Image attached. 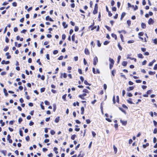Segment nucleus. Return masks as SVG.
<instances>
[{
    "label": "nucleus",
    "mask_w": 157,
    "mask_h": 157,
    "mask_svg": "<svg viewBox=\"0 0 157 157\" xmlns=\"http://www.w3.org/2000/svg\"><path fill=\"white\" fill-rule=\"evenodd\" d=\"M9 63H10V61H6L4 60H3L1 62V64H9Z\"/></svg>",
    "instance_id": "obj_4"
},
{
    "label": "nucleus",
    "mask_w": 157,
    "mask_h": 157,
    "mask_svg": "<svg viewBox=\"0 0 157 157\" xmlns=\"http://www.w3.org/2000/svg\"><path fill=\"white\" fill-rule=\"evenodd\" d=\"M83 92L85 93H88L89 91L86 89H84L83 90Z\"/></svg>",
    "instance_id": "obj_33"
},
{
    "label": "nucleus",
    "mask_w": 157,
    "mask_h": 157,
    "mask_svg": "<svg viewBox=\"0 0 157 157\" xmlns=\"http://www.w3.org/2000/svg\"><path fill=\"white\" fill-rule=\"evenodd\" d=\"M118 32L119 33H124V34H125L126 33V31L124 30H122L121 31H118Z\"/></svg>",
    "instance_id": "obj_38"
},
{
    "label": "nucleus",
    "mask_w": 157,
    "mask_h": 157,
    "mask_svg": "<svg viewBox=\"0 0 157 157\" xmlns=\"http://www.w3.org/2000/svg\"><path fill=\"white\" fill-rule=\"evenodd\" d=\"M157 133V129L156 128H155L153 131V133L156 134Z\"/></svg>",
    "instance_id": "obj_60"
},
{
    "label": "nucleus",
    "mask_w": 157,
    "mask_h": 157,
    "mask_svg": "<svg viewBox=\"0 0 157 157\" xmlns=\"http://www.w3.org/2000/svg\"><path fill=\"white\" fill-rule=\"evenodd\" d=\"M84 83L86 85H90V84L88 83L86 80H85Z\"/></svg>",
    "instance_id": "obj_36"
},
{
    "label": "nucleus",
    "mask_w": 157,
    "mask_h": 157,
    "mask_svg": "<svg viewBox=\"0 0 157 157\" xmlns=\"http://www.w3.org/2000/svg\"><path fill=\"white\" fill-rule=\"evenodd\" d=\"M9 49V47L7 46L5 48H4L3 50L5 52H6Z\"/></svg>",
    "instance_id": "obj_41"
},
{
    "label": "nucleus",
    "mask_w": 157,
    "mask_h": 157,
    "mask_svg": "<svg viewBox=\"0 0 157 157\" xmlns=\"http://www.w3.org/2000/svg\"><path fill=\"white\" fill-rule=\"evenodd\" d=\"M63 56H61L58 58V59L59 60H62L63 59Z\"/></svg>",
    "instance_id": "obj_54"
},
{
    "label": "nucleus",
    "mask_w": 157,
    "mask_h": 157,
    "mask_svg": "<svg viewBox=\"0 0 157 157\" xmlns=\"http://www.w3.org/2000/svg\"><path fill=\"white\" fill-rule=\"evenodd\" d=\"M120 37L121 39V40L122 42H123V36L122 34H120Z\"/></svg>",
    "instance_id": "obj_49"
},
{
    "label": "nucleus",
    "mask_w": 157,
    "mask_h": 157,
    "mask_svg": "<svg viewBox=\"0 0 157 157\" xmlns=\"http://www.w3.org/2000/svg\"><path fill=\"white\" fill-rule=\"evenodd\" d=\"M58 150V149L56 147H54L53 149L54 151L55 152V153L57 154L58 153V151H57Z\"/></svg>",
    "instance_id": "obj_16"
},
{
    "label": "nucleus",
    "mask_w": 157,
    "mask_h": 157,
    "mask_svg": "<svg viewBox=\"0 0 157 157\" xmlns=\"http://www.w3.org/2000/svg\"><path fill=\"white\" fill-rule=\"evenodd\" d=\"M98 59L97 56H95L94 58L93 59V64L94 65H96L97 63L98 62Z\"/></svg>",
    "instance_id": "obj_1"
},
{
    "label": "nucleus",
    "mask_w": 157,
    "mask_h": 157,
    "mask_svg": "<svg viewBox=\"0 0 157 157\" xmlns=\"http://www.w3.org/2000/svg\"><path fill=\"white\" fill-rule=\"evenodd\" d=\"M86 121L87 124H89L90 123V121L89 119H87L86 120Z\"/></svg>",
    "instance_id": "obj_58"
},
{
    "label": "nucleus",
    "mask_w": 157,
    "mask_h": 157,
    "mask_svg": "<svg viewBox=\"0 0 157 157\" xmlns=\"http://www.w3.org/2000/svg\"><path fill=\"white\" fill-rule=\"evenodd\" d=\"M45 19L46 21H53L54 20L50 18L49 16H47L46 17Z\"/></svg>",
    "instance_id": "obj_3"
},
{
    "label": "nucleus",
    "mask_w": 157,
    "mask_h": 157,
    "mask_svg": "<svg viewBox=\"0 0 157 157\" xmlns=\"http://www.w3.org/2000/svg\"><path fill=\"white\" fill-rule=\"evenodd\" d=\"M127 64V62L126 61H123L122 63V65L124 66H126Z\"/></svg>",
    "instance_id": "obj_17"
},
{
    "label": "nucleus",
    "mask_w": 157,
    "mask_h": 157,
    "mask_svg": "<svg viewBox=\"0 0 157 157\" xmlns=\"http://www.w3.org/2000/svg\"><path fill=\"white\" fill-rule=\"evenodd\" d=\"M12 5L14 6H17V3L16 2H13L12 3Z\"/></svg>",
    "instance_id": "obj_52"
},
{
    "label": "nucleus",
    "mask_w": 157,
    "mask_h": 157,
    "mask_svg": "<svg viewBox=\"0 0 157 157\" xmlns=\"http://www.w3.org/2000/svg\"><path fill=\"white\" fill-rule=\"evenodd\" d=\"M45 90V88H42L40 89V92H43Z\"/></svg>",
    "instance_id": "obj_43"
},
{
    "label": "nucleus",
    "mask_w": 157,
    "mask_h": 157,
    "mask_svg": "<svg viewBox=\"0 0 157 157\" xmlns=\"http://www.w3.org/2000/svg\"><path fill=\"white\" fill-rule=\"evenodd\" d=\"M134 88V87L133 86H130L129 88H127V90L128 91H130V90H132Z\"/></svg>",
    "instance_id": "obj_6"
},
{
    "label": "nucleus",
    "mask_w": 157,
    "mask_h": 157,
    "mask_svg": "<svg viewBox=\"0 0 157 157\" xmlns=\"http://www.w3.org/2000/svg\"><path fill=\"white\" fill-rule=\"evenodd\" d=\"M50 133L51 135H54L55 133V132L53 130H52L51 131Z\"/></svg>",
    "instance_id": "obj_34"
},
{
    "label": "nucleus",
    "mask_w": 157,
    "mask_h": 157,
    "mask_svg": "<svg viewBox=\"0 0 157 157\" xmlns=\"http://www.w3.org/2000/svg\"><path fill=\"white\" fill-rule=\"evenodd\" d=\"M105 27L109 31H110L111 30V29L107 25H105Z\"/></svg>",
    "instance_id": "obj_42"
},
{
    "label": "nucleus",
    "mask_w": 157,
    "mask_h": 157,
    "mask_svg": "<svg viewBox=\"0 0 157 157\" xmlns=\"http://www.w3.org/2000/svg\"><path fill=\"white\" fill-rule=\"evenodd\" d=\"M78 97L82 100L85 99V98H84V97L82 95H79Z\"/></svg>",
    "instance_id": "obj_40"
},
{
    "label": "nucleus",
    "mask_w": 157,
    "mask_h": 157,
    "mask_svg": "<svg viewBox=\"0 0 157 157\" xmlns=\"http://www.w3.org/2000/svg\"><path fill=\"white\" fill-rule=\"evenodd\" d=\"M109 60L111 64H114V61L113 59H111L110 58H109Z\"/></svg>",
    "instance_id": "obj_9"
},
{
    "label": "nucleus",
    "mask_w": 157,
    "mask_h": 157,
    "mask_svg": "<svg viewBox=\"0 0 157 157\" xmlns=\"http://www.w3.org/2000/svg\"><path fill=\"white\" fill-rule=\"evenodd\" d=\"M144 35V33L143 32H140L138 33V35L139 36H143Z\"/></svg>",
    "instance_id": "obj_47"
},
{
    "label": "nucleus",
    "mask_w": 157,
    "mask_h": 157,
    "mask_svg": "<svg viewBox=\"0 0 157 157\" xmlns=\"http://www.w3.org/2000/svg\"><path fill=\"white\" fill-rule=\"evenodd\" d=\"M66 35L64 34H63L62 35V39L63 40H65L66 38Z\"/></svg>",
    "instance_id": "obj_44"
},
{
    "label": "nucleus",
    "mask_w": 157,
    "mask_h": 157,
    "mask_svg": "<svg viewBox=\"0 0 157 157\" xmlns=\"http://www.w3.org/2000/svg\"><path fill=\"white\" fill-rule=\"evenodd\" d=\"M59 117H58L56 118L55 120V122L56 123H58L59 122Z\"/></svg>",
    "instance_id": "obj_20"
},
{
    "label": "nucleus",
    "mask_w": 157,
    "mask_h": 157,
    "mask_svg": "<svg viewBox=\"0 0 157 157\" xmlns=\"http://www.w3.org/2000/svg\"><path fill=\"white\" fill-rule=\"evenodd\" d=\"M149 144L148 143H146L145 144H143V147L144 148H145L146 147L148 146H149Z\"/></svg>",
    "instance_id": "obj_22"
},
{
    "label": "nucleus",
    "mask_w": 157,
    "mask_h": 157,
    "mask_svg": "<svg viewBox=\"0 0 157 157\" xmlns=\"http://www.w3.org/2000/svg\"><path fill=\"white\" fill-rule=\"evenodd\" d=\"M75 34H74L72 36V41L73 42H74L75 41Z\"/></svg>",
    "instance_id": "obj_29"
},
{
    "label": "nucleus",
    "mask_w": 157,
    "mask_h": 157,
    "mask_svg": "<svg viewBox=\"0 0 157 157\" xmlns=\"http://www.w3.org/2000/svg\"><path fill=\"white\" fill-rule=\"evenodd\" d=\"M120 121L123 125H125L127 124L126 121H123L122 120H121Z\"/></svg>",
    "instance_id": "obj_12"
},
{
    "label": "nucleus",
    "mask_w": 157,
    "mask_h": 157,
    "mask_svg": "<svg viewBox=\"0 0 157 157\" xmlns=\"http://www.w3.org/2000/svg\"><path fill=\"white\" fill-rule=\"evenodd\" d=\"M151 93V90H148V91L147 92V94H150Z\"/></svg>",
    "instance_id": "obj_57"
},
{
    "label": "nucleus",
    "mask_w": 157,
    "mask_h": 157,
    "mask_svg": "<svg viewBox=\"0 0 157 157\" xmlns=\"http://www.w3.org/2000/svg\"><path fill=\"white\" fill-rule=\"evenodd\" d=\"M6 74V72H5V71H3V72H2L1 73V75H5Z\"/></svg>",
    "instance_id": "obj_63"
},
{
    "label": "nucleus",
    "mask_w": 157,
    "mask_h": 157,
    "mask_svg": "<svg viewBox=\"0 0 157 157\" xmlns=\"http://www.w3.org/2000/svg\"><path fill=\"white\" fill-rule=\"evenodd\" d=\"M147 61L146 60H144L142 63V64L143 65H145L146 63H147Z\"/></svg>",
    "instance_id": "obj_61"
},
{
    "label": "nucleus",
    "mask_w": 157,
    "mask_h": 157,
    "mask_svg": "<svg viewBox=\"0 0 157 157\" xmlns=\"http://www.w3.org/2000/svg\"><path fill=\"white\" fill-rule=\"evenodd\" d=\"M19 134L21 136H23V132L21 130H19Z\"/></svg>",
    "instance_id": "obj_31"
},
{
    "label": "nucleus",
    "mask_w": 157,
    "mask_h": 157,
    "mask_svg": "<svg viewBox=\"0 0 157 157\" xmlns=\"http://www.w3.org/2000/svg\"><path fill=\"white\" fill-rule=\"evenodd\" d=\"M25 139L27 141H29V136H27L25 137Z\"/></svg>",
    "instance_id": "obj_62"
},
{
    "label": "nucleus",
    "mask_w": 157,
    "mask_h": 157,
    "mask_svg": "<svg viewBox=\"0 0 157 157\" xmlns=\"http://www.w3.org/2000/svg\"><path fill=\"white\" fill-rule=\"evenodd\" d=\"M76 136V135H73L71 136V138L72 140H74Z\"/></svg>",
    "instance_id": "obj_28"
},
{
    "label": "nucleus",
    "mask_w": 157,
    "mask_h": 157,
    "mask_svg": "<svg viewBox=\"0 0 157 157\" xmlns=\"http://www.w3.org/2000/svg\"><path fill=\"white\" fill-rule=\"evenodd\" d=\"M3 92L4 93L5 95L6 96H7L8 95V94L7 92V90L5 88H4L3 89Z\"/></svg>",
    "instance_id": "obj_7"
},
{
    "label": "nucleus",
    "mask_w": 157,
    "mask_h": 157,
    "mask_svg": "<svg viewBox=\"0 0 157 157\" xmlns=\"http://www.w3.org/2000/svg\"><path fill=\"white\" fill-rule=\"evenodd\" d=\"M119 109L121 110L123 112L124 114H126V112L121 107H119Z\"/></svg>",
    "instance_id": "obj_26"
},
{
    "label": "nucleus",
    "mask_w": 157,
    "mask_h": 157,
    "mask_svg": "<svg viewBox=\"0 0 157 157\" xmlns=\"http://www.w3.org/2000/svg\"><path fill=\"white\" fill-rule=\"evenodd\" d=\"M5 41L7 43H8L9 42V39L6 36L5 38Z\"/></svg>",
    "instance_id": "obj_46"
},
{
    "label": "nucleus",
    "mask_w": 157,
    "mask_h": 157,
    "mask_svg": "<svg viewBox=\"0 0 157 157\" xmlns=\"http://www.w3.org/2000/svg\"><path fill=\"white\" fill-rule=\"evenodd\" d=\"M109 41H105L104 42V45H107L109 43Z\"/></svg>",
    "instance_id": "obj_30"
},
{
    "label": "nucleus",
    "mask_w": 157,
    "mask_h": 157,
    "mask_svg": "<svg viewBox=\"0 0 157 157\" xmlns=\"http://www.w3.org/2000/svg\"><path fill=\"white\" fill-rule=\"evenodd\" d=\"M127 22L128 26H130L131 25V21L129 20H128L127 21Z\"/></svg>",
    "instance_id": "obj_35"
},
{
    "label": "nucleus",
    "mask_w": 157,
    "mask_h": 157,
    "mask_svg": "<svg viewBox=\"0 0 157 157\" xmlns=\"http://www.w3.org/2000/svg\"><path fill=\"white\" fill-rule=\"evenodd\" d=\"M92 133L93 136L94 137H95V136L96 135V133L94 131H92Z\"/></svg>",
    "instance_id": "obj_55"
},
{
    "label": "nucleus",
    "mask_w": 157,
    "mask_h": 157,
    "mask_svg": "<svg viewBox=\"0 0 157 157\" xmlns=\"http://www.w3.org/2000/svg\"><path fill=\"white\" fill-rule=\"evenodd\" d=\"M97 44L98 45L99 47H100L101 46V44L100 43V41L99 40H97Z\"/></svg>",
    "instance_id": "obj_32"
},
{
    "label": "nucleus",
    "mask_w": 157,
    "mask_h": 157,
    "mask_svg": "<svg viewBox=\"0 0 157 157\" xmlns=\"http://www.w3.org/2000/svg\"><path fill=\"white\" fill-rule=\"evenodd\" d=\"M118 47L119 48V49L121 51L122 50V47L120 45L119 43L118 44Z\"/></svg>",
    "instance_id": "obj_27"
},
{
    "label": "nucleus",
    "mask_w": 157,
    "mask_h": 157,
    "mask_svg": "<svg viewBox=\"0 0 157 157\" xmlns=\"http://www.w3.org/2000/svg\"><path fill=\"white\" fill-rule=\"evenodd\" d=\"M97 10L98 9H94V10L93 11V13L94 14H95L97 13Z\"/></svg>",
    "instance_id": "obj_24"
},
{
    "label": "nucleus",
    "mask_w": 157,
    "mask_h": 157,
    "mask_svg": "<svg viewBox=\"0 0 157 157\" xmlns=\"http://www.w3.org/2000/svg\"><path fill=\"white\" fill-rule=\"evenodd\" d=\"M62 25H63V26L64 28V29L66 28H67L68 25L67 24H66V23L65 22H63L62 23Z\"/></svg>",
    "instance_id": "obj_8"
},
{
    "label": "nucleus",
    "mask_w": 157,
    "mask_h": 157,
    "mask_svg": "<svg viewBox=\"0 0 157 157\" xmlns=\"http://www.w3.org/2000/svg\"><path fill=\"white\" fill-rule=\"evenodd\" d=\"M0 123L1 124V126L2 127L4 126L5 124V122H3V121L2 120H0Z\"/></svg>",
    "instance_id": "obj_18"
},
{
    "label": "nucleus",
    "mask_w": 157,
    "mask_h": 157,
    "mask_svg": "<svg viewBox=\"0 0 157 157\" xmlns=\"http://www.w3.org/2000/svg\"><path fill=\"white\" fill-rule=\"evenodd\" d=\"M79 29L78 27L77 26H75V32H77L78 31Z\"/></svg>",
    "instance_id": "obj_45"
},
{
    "label": "nucleus",
    "mask_w": 157,
    "mask_h": 157,
    "mask_svg": "<svg viewBox=\"0 0 157 157\" xmlns=\"http://www.w3.org/2000/svg\"><path fill=\"white\" fill-rule=\"evenodd\" d=\"M134 42V40H128V41L127 43H128V44H130V43H133Z\"/></svg>",
    "instance_id": "obj_39"
},
{
    "label": "nucleus",
    "mask_w": 157,
    "mask_h": 157,
    "mask_svg": "<svg viewBox=\"0 0 157 157\" xmlns=\"http://www.w3.org/2000/svg\"><path fill=\"white\" fill-rule=\"evenodd\" d=\"M125 13L124 12H123L121 15V20L123 19V18H124L125 15Z\"/></svg>",
    "instance_id": "obj_13"
},
{
    "label": "nucleus",
    "mask_w": 157,
    "mask_h": 157,
    "mask_svg": "<svg viewBox=\"0 0 157 157\" xmlns=\"http://www.w3.org/2000/svg\"><path fill=\"white\" fill-rule=\"evenodd\" d=\"M121 56H118V57H117V63H119L120 62V59H121Z\"/></svg>",
    "instance_id": "obj_25"
},
{
    "label": "nucleus",
    "mask_w": 157,
    "mask_h": 157,
    "mask_svg": "<svg viewBox=\"0 0 157 157\" xmlns=\"http://www.w3.org/2000/svg\"><path fill=\"white\" fill-rule=\"evenodd\" d=\"M138 56L139 58H144V57L140 53L138 54Z\"/></svg>",
    "instance_id": "obj_19"
},
{
    "label": "nucleus",
    "mask_w": 157,
    "mask_h": 157,
    "mask_svg": "<svg viewBox=\"0 0 157 157\" xmlns=\"http://www.w3.org/2000/svg\"><path fill=\"white\" fill-rule=\"evenodd\" d=\"M44 103H45V104L47 105H49L50 104L49 102L47 101H44Z\"/></svg>",
    "instance_id": "obj_48"
},
{
    "label": "nucleus",
    "mask_w": 157,
    "mask_h": 157,
    "mask_svg": "<svg viewBox=\"0 0 157 157\" xmlns=\"http://www.w3.org/2000/svg\"><path fill=\"white\" fill-rule=\"evenodd\" d=\"M154 69L155 70H156L157 69V64H156L154 67Z\"/></svg>",
    "instance_id": "obj_64"
},
{
    "label": "nucleus",
    "mask_w": 157,
    "mask_h": 157,
    "mask_svg": "<svg viewBox=\"0 0 157 157\" xmlns=\"http://www.w3.org/2000/svg\"><path fill=\"white\" fill-rule=\"evenodd\" d=\"M49 141V140L48 139H45L44 140V142L45 143H47Z\"/></svg>",
    "instance_id": "obj_59"
},
{
    "label": "nucleus",
    "mask_w": 157,
    "mask_h": 157,
    "mask_svg": "<svg viewBox=\"0 0 157 157\" xmlns=\"http://www.w3.org/2000/svg\"><path fill=\"white\" fill-rule=\"evenodd\" d=\"M154 22V21L151 18H150L148 21V24L149 25L153 24Z\"/></svg>",
    "instance_id": "obj_2"
},
{
    "label": "nucleus",
    "mask_w": 157,
    "mask_h": 157,
    "mask_svg": "<svg viewBox=\"0 0 157 157\" xmlns=\"http://www.w3.org/2000/svg\"><path fill=\"white\" fill-rule=\"evenodd\" d=\"M22 121V119L21 117H20L19 118L18 120V121L19 123H20Z\"/></svg>",
    "instance_id": "obj_53"
},
{
    "label": "nucleus",
    "mask_w": 157,
    "mask_h": 157,
    "mask_svg": "<svg viewBox=\"0 0 157 157\" xmlns=\"http://www.w3.org/2000/svg\"><path fill=\"white\" fill-rule=\"evenodd\" d=\"M148 73L150 75H153L155 74V72L149 71L148 72Z\"/></svg>",
    "instance_id": "obj_21"
},
{
    "label": "nucleus",
    "mask_w": 157,
    "mask_h": 157,
    "mask_svg": "<svg viewBox=\"0 0 157 157\" xmlns=\"http://www.w3.org/2000/svg\"><path fill=\"white\" fill-rule=\"evenodd\" d=\"M111 36L113 37L116 40L117 39V36L116 34L113 33H112L111 34Z\"/></svg>",
    "instance_id": "obj_15"
},
{
    "label": "nucleus",
    "mask_w": 157,
    "mask_h": 157,
    "mask_svg": "<svg viewBox=\"0 0 157 157\" xmlns=\"http://www.w3.org/2000/svg\"><path fill=\"white\" fill-rule=\"evenodd\" d=\"M139 38L142 41L144 42H147V40L146 38H145L144 39L143 37H141L140 36Z\"/></svg>",
    "instance_id": "obj_11"
},
{
    "label": "nucleus",
    "mask_w": 157,
    "mask_h": 157,
    "mask_svg": "<svg viewBox=\"0 0 157 157\" xmlns=\"http://www.w3.org/2000/svg\"><path fill=\"white\" fill-rule=\"evenodd\" d=\"M9 52H7L6 54V55L7 56V59H9L11 58V56L10 55H9Z\"/></svg>",
    "instance_id": "obj_14"
},
{
    "label": "nucleus",
    "mask_w": 157,
    "mask_h": 157,
    "mask_svg": "<svg viewBox=\"0 0 157 157\" xmlns=\"http://www.w3.org/2000/svg\"><path fill=\"white\" fill-rule=\"evenodd\" d=\"M27 31V30L25 29H23L21 31V33H25V32Z\"/></svg>",
    "instance_id": "obj_51"
},
{
    "label": "nucleus",
    "mask_w": 157,
    "mask_h": 157,
    "mask_svg": "<svg viewBox=\"0 0 157 157\" xmlns=\"http://www.w3.org/2000/svg\"><path fill=\"white\" fill-rule=\"evenodd\" d=\"M113 148L114 149V151L115 152V153L116 154L117 151V147L115 146V145H113Z\"/></svg>",
    "instance_id": "obj_23"
},
{
    "label": "nucleus",
    "mask_w": 157,
    "mask_h": 157,
    "mask_svg": "<svg viewBox=\"0 0 157 157\" xmlns=\"http://www.w3.org/2000/svg\"><path fill=\"white\" fill-rule=\"evenodd\" d=\"M85 53L86 55H88L89 54V52L87 48H85Z\"/></svg>",
    "instance_id": "obj_5"
},
{
    "label": "nucleus",
    "mask_w": 157,
    "mask_h": 157,
    "mask_svg": "<svg viewBox=\"0 0 157 157\" xmlns=\"http://www.w3.org/2000/svg\"><path fill=\"white\" fill-rule=\"evenodd\" d=\"M66 96L67 94H65L62 96V98L64 100H66Z\"/></svg>",
    "instance_id": "obj_37"
},
{
    "label": "nucleus",
    "mask_w": 157,
    "mask_h": 157,
    "mask_svg": "<svg viewBox=\"0 0 157 157\" xmlns=\"http://www.w3.org/2000/svg\"><path fill=\"white\" fill-rule=\"evenodd\" d=\"M141 27L143 29H145L146 28V25L145 23H141Z\"/></svg>",
    "instance_id": "obj_10"
},
{
    "label": "nucleus",
    "mask_w": 157,
    "mask_h": 157,
    "mask_svg": "<svg viewBox=\"0 0 157 157\" xmlns=\"http://www.w3.org/2000/svg\"><path fill=\"white\" fill-rule=\"evenodd\" d=\"M58 51L57 50H55L53 51V53L55 55L58 53Z\"/></svg>",
    "instance_id": "obj_50"
},
{
    "label": "nucleus",
    "mask_w": 157,
    "mask_h": 157,
    "mask_svg": "<svg viewBox=\"0 0 157 157\" xmlns=\"http://www.w3.org/2000/svg\"><path fill=\"white\" fill-rule=\"evenodd\" d=\"M122 106L124 108H125L126 109H128V107L124 104H123L122 105Z\"/></svg>",
    "instance_id": "obj_56"
}]
</instances>
